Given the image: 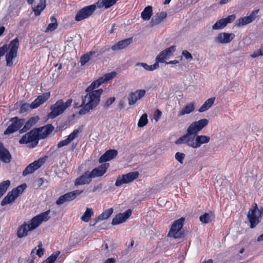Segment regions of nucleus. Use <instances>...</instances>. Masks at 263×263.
<instances>
[{"mask_svg":"<svg viewBox=\"0 0 263 263\" xmlns=\"http://www.w3.org/2000/svg\"><path fill=\"white\" fill-rule=\"evenodd\" d=\"M209 123L206 119H202L192 123L187 127L186 133L175 142L176 144H185L187 146L196 148V136Z\"/></svg>","mask_w":263,"mask_h":263,"instance_id":"f257e3e1","label":"nucleus"},{"mask_svg":"<svg viewBox=\"0 0 263 263\" xmlns=\"http://www.w3.org/2000/svg\"><path fill=\"white\" fill-rule=\"evenodd\" d=\"M103 89H99L88 93L83 98L82 104L83 106L79 110V115H85L90 110L96 107L100 102L101 95Z\"/></svg>","mask_w":263,"mask_h":263,"instance_id":"f03ea898","label":"nucleus"},{"mask_svg":"<svg viewBox=\"0 0 263 263\" xmlns=\"http://www.w3.org/2000/svg\"><path fill=\"white\" fill-rule=\"evenodd\" d=\"M72 103V99H69L65 102L63 99L58 100L54 104L50 106L51 111L48 114L49 119H54L62 115Z\"/></svg>","mask_w":263,"mask_h":263,"instance_id":"7ed1b4c3","label":"nucleus"},{"mask_svg":"<svg viewBox=\"0 0 263 263\" xmlns=\"http://www.w3.org/2000/svg\"><path fill=\"white\" fill-rule=\"evenodd\" d=\"M263 214V208H258L256 203H254L252 209L248 213L247 218L250 223V228H255L260 221L261 215Z\"/></svg>","mask_w":263,"mask_h":263,"instance_id":"20e7f679","label":"nucleus"},{"mask_svg":"<svg viewBox=\"0 0 263 263\" xmlns=\"http://www.w3.org/2000/svg\"><path fill=\"white\" fill-rule=\"evenodd\" d=\"M36 130L35 128H33L23 135L19 140L20 144H28L29 147L32 148L35 147L37 145L39 140Z\"/></svg>","mask_w":263,"mask_h":263,"instance_id":"39448f33","label":"nucleus"},{"mask_svg":"<svg viewBox=\"0 0 263 263\" xmlns=\"http://www.w3.org/2000/svg\"><path fill=\"white\" fill-rule=\"evenodd\" d=\"M19 46V42L17 38H15L12 40L7 46L9 51L6 54V64L8 66H12L13 65V59L16 57L17 49Z\"/></svg>","mask_w":263,"mask_h":263,"instance_id":"423d86ee","label":"nucleus"},{"mask_svg":"<svg viewBox=\"0 0 263 263\" xmlns=\"http://www.w3.org/2000/svg\"><path fill=\"white\" fill-rule=\"evenodd\" d=\"M184 218L183 217L175 221L173 223L171 228L167 234V236L173 237L174 238H178L181 237V232H180L183 227Z\"/></svg>","mask_w":263,"mask_h":263,"instance_id":"0eeeda50","label":"nucleus"},{"mask_svg":"<svg viewBox=\"0 0 263 263\" xmlns=\"http://www.w3.org/2000/svg\"><path fill=\"white\" fill-rule=\"evenodd\" d=\"M96 9L95 5L86 6L80 9L75 16V20L77 22L86 19L91 15Z\"/></svg>","mask_w":263,"mask_h":263,"instance_id":"6e6552de","label":"nucleus"},{"mask_svg":"<svg viewBox=\"0 0 263 263\" xmlns=\"http://www.w3.org/2000/svg\"><path fill=\"white\" fill-rule=\"evenodd\" d=\"M10 121L12 122V123L5 130L4 135H9L16 132L22 126L25 122L24 119H18L17 117L11 118Z\"/></svg>","mask_w":263,"mask_h":263,"instance_id":"1a4fd4ad","label":"nucleus"},{"mask_svg":"<svg viewBox=\"0 0 263 263\" xmlns=\"http://www.w3.org/2000/svg\"><path fill=\"white\" fill-rule=\"evenodd\" d=\"M139 173L136 171L130 172L126 174L123 175L121 176H119L117 178L115 182V185L117 187H119L123 184L130 183L137 179Z\"/></svg>","mask_w":263,"mask_h":263,"instance_id":"9d476101","label":"nucleus"},{"mask_svg":"<svg viewBox=\"0 0 263 263\" xmlns=\"http://www.w3.org/2000/svg\"><path fill=\"white\" fill-rule=\"evenodd\" d=\"M156 62L152 65H148L145 63H138L136 64L137 66H141L147 71H153L159 68V63H164V50L161 51L160 54L156 58Z\"/></svg>","mask_w":263,"mask_h":263,"instance_id":"9b49d317","label":"nucleus"},{"mask_svg":"<svg viewBox=\"0 0 263 263\" xmlns=\"http://www.w3.org/2000/svg\"><path fill=\"white\" fill-rule=\"evenodd\" d=\"M37 247L39 248L37 250H36V248H35L31 250L30 253V258L24 259V258H20L18 259V263H34L35 254L39 257H42L44 255L45 250L42 248V243L41 242H40Z\"/></svg>","mask_w":263,"mask_h":263,"instance_id":"f8f14e48","label":"nucleus"},{"mask_svg":"<svg viewBox=\"0 0 263 263\" xmlns=\"http://www.w3.org/2000/svg\"><path fill=\"white\" fill-rule=\"evenodd\" d=\"M83 192V190H74L72 192H69L61 196L57 200L56 203L58 205H61L65 202H69L72 201L76 198L77 196L80 195Z\"/></svg>","mask_w":263,"mask_h":263,"instance_id":"ddd939ff","label":"nucleus"},{"mask_svg":"<svg viewBox=\"0 0 263 263\" xmlns=\"http://www.w3.org/2000/svg\"><path fill=\"white\" fill-rule=\"evenodd\" d=\"M259 12V9L253 11L249 16L241 17L238 19L236 23L235 26L237 27L247 25L253 21L257 17V14Z\"/></svg>","mask_w":263,"mask_h":263,"instance_id":"4468645a","label":"nucleus"},{"mask_svg":"<svg viewBox=\"0 0 263 263\" xmlns=\"http://www.w3.org/2000/svg\"><path fill=\"white\" fill-rule=\"evenodd\" d=\"M45 161V159L44 158H40L37 160L30 163L23 171L22 173L23 176H26L28 174L33 173L35 170L41 167Z\"/></svg>","mask_w":263,"mask_h":263,"instance_id":"2eb2a0df","label":"nucleus"},{"mask_svg":"<svg viewBox=\"0 0 263 263\" xmlns=\"http://www.w3.org/2000/svg\"><path fill=\"white\" fill-rule=\"evenodd\" d=\"M34 224H32V220L31 219L28 223L24 222L17 229V236L19 238H23L28 235L29 231H32L35 228H34Z\"/></svg>","mask_w":263,"mask_h":263,"instance_id":"dca6fc26","label":"nucleus"},{"mask_svg":"<svg viewBox=\"0 0 263 263\" xmlns=\"http://www.w3.org/2000/svg\"><path fill=\"white\" fill-rule=\"evenodd\" d=\"M83 130V126H80L78 128L75 129L73 132L67 136V138L63 140L60 141L57 146L58 148H61L64 146L68 145L74 139L78 137V135Z\"/></svg>","mask_w":263,"mask_h":263,"instance_id":"f3484780","label":"nucleus"},{"mask_svg":"<svg viewBox=\"0 0 263 263\" xmlns=\"http://www.w3.org/2000/svg\"><path fill=\"white\" fill-rule=\"evenodd\" d=\"M40 139H44L50 135L54 129V127L51 124H47L39 128H34Z\"/></svg>","mask_w":263,"mask_h":263,"instance_id":"a211bd4d","label":"nucleus"},{"mask_svg":"<svg viewBox=\"0 0 263 263\" xmlns=\"http://www.w3.org/2000/svg\"><path fill=\"white\" fill-rule=\"evenodd\" d=\"M236 18L234 14L229 15L226 18L217 21L213 26V30H219L223 28L228 24L233 22Z\"/></svg>","mask_w":263,"mask_h":263,"instance_id":"6ab92c4d","label":"nucleus"},{"mask_svg":"<svg viewBox=\"0 0 263 263\" xmlns=\"http://www.w3.org/2000/svg\"><path fill=\"white\" fill-rule=\"evenodd\" d=\"M235 35L233 33L222 32L219 33L215 39V42L219 44H228L230 43L235 37Z\"/></svg>","mask_w":263,"mask_h":263,"instance_id":"aec40b11","label":"nucleus"},{"mask_svg":"<svg viewBox=\"0 0 263 263\" xmlns=\"http://www.w3.org/2000/svg\"><path fill=\"white\" fill-rule=\"evenodd\" d=\"M146 91L144 89L137 90L134 92H132L128 96V101L129 105L131 106L135 104L137 101L142 98L145 95Z\"/></svg>","mask_w":263,"mask_h":263,"instance_id":"412c9836","label":"nucleus"},{"mask_svg":"<svg viewBox=\"0 0 263 263\" xmlns=\"http://www.w3.org/2000/svg\"><path fill=\"white\" fill-rule=\"evenodd\" d=\"M131 215L132 210L130 209L126 210L123 213L116 215L112 220V225L115 226L124 222Z\"/></svg>","mask_w":263,"mask_h":263,"instance_id":"4be33fe9","label":"nucleus"},{"mask_svg":"<svg viewBox=\"0 0 263 263\" xmlns=\"http://www.w3.org/2000/svg\"><path fill=\"white\" fill-rule=\"evenodd\" d=\"M50 210L41 213L31 219L32 224H34V228H36L43 221H46L49 219Z\"/></svg>","mask_w":263,"mask_h":263,"instance_id":"5701e85b","label":"nucleus"},{"mask_svg":"<svg viewBox=\"0 0 263 263\" xmlns=\"http://www.w3.org/2000/svg\"><path fill=\"white\" fill-rule=\"evenodd\" d=\"M109 163H103L98 167L93 168L90 173H89L91 178L102 176L106 172L107 169L109 167Z\"/></svg>","mask_w":263,"mask_h":263,"instance_id":"b1692460","label":"nucleus"},{"mask_svg":"<svg viewBox=\"0 0 263 263\" xmlns=\"http://www.w3.org/2000/svg\"><path fill=\"white\" fill-rule=\"evenodd\" d=\"M50 97L49 92H45L37 97L31 103V108L34 109L45 102Z\"/></svg>","mask_w":263,"mask_h":263,"instance_id":"393cba45","label":"nucleus"},{"mask_svg":"<svg viewBox=\"0 0 263 263\" xmlns=\"http://www.w3.org/2000/svg\"><path fill=\"white\" fill-rule=\"evenodd\" d=\"M118 155V151L116 149H109L103 154L99 159L100 163L110 161L115 158Z\"/></svg>","mask_w":263,"mask_h":263,"instance_id":"a878e982","label":"nucleus"},{"mask_svg":"<svg viewBox=\"0 0 263 263\" xmlns=\"http://www.w3.org/2000/svg\"><path fill=\"white\" fill-rule=\"evenodd\" d=\"M11 155L2 142H0V160L4 163H8L11 161Z\"/></svg>","mask_w":263,"mask_h":263,"instance_id":"bb28decb","label":"nucleus"},{"mask_svg":"<svg viewBox=\"0 0 263 263\" xmlns=\"http://www.w3.org/2000/svg\"><path fill=\"white\" fill-rule=\"evenodd\" d=\"M91 177L89 172H86L79 177L74 181L76 186L89 184L91 181Z\"/></svg>","mask_w":263,"mask_h":263,"instance_id":"cd10ccee","label":"nucleus"},{"mask_svg":"<svg viewBox=\"0 0 263 263\" xmlns=\"http://www.w3.org/2000/svg\"><path fill=\"white\" fill-rule=\"evenodd\" d=\"M133 42V38L130 37L119 41L111 46V49L114 51L120 50L127 47Z\"/></svg>","mask_w":263,"mask_h":263,"instance_id":"c85d7f7f","label":"nucleus"},{"mask_svg":"<svg viewBox=\"0 0 263 263\" xmlns=\"http://www.w3.org/2000/svg\"><path fill=\"white\" fill-rule=\"evenodd\" d=\"M39 120V117L38 116H35L30 118L25 124L23 127L20 129V133H23L27 132L33 125H34Z\"/></svg>","mask_w":263,"mask_h":263,"instance_id":"c756f323","label":"nucleus"},{"mask_svg":"<svg viewBox=\"0 0 263 263\" xmlns=\"http://www.w3.org/2000/svg\"><path fill=\"white\" fill-rule=\"evenodd\" d=\"M112 213V208H109L107 210H106L101 214H100L99 216H98L96 218L94 219V223L92 224L91 226H94L98 221L107 219L110 216Z\"/></svg>","mask_w":263,"mask_h":263,"instance_id":"7c9ffc66","label":"nucleus"},{"mask_svg":"<svg viewBox=\"0 0 263 263\" xmlns=\"http://www.w3.org/2000/svg\"><path fill=\"white\" fill-rule=\"evenodd\" d=\"M18 196L12 191L8 193L7 195L2 200L1 204L2 206H5L9 203L13 202Z\"/></svg>","mask_w":263,"mask_h":263,"instance_id":"2f4dec72","label":"nucleus"},{"mask_svg":"<svg viewBox=\"0 0 263 263\" xmlns=\"http://www.w3.org/2000/svg\"><path fill=\"white\" fill-rule=\"evenodd\" d=\"M210 140V137L205 135H198L197 134L196 140V148L200 147L202 144L209 143Z\"/></svg>","mask_w":263,"mask_h":263,"instance_id":"473e14b6","label":"nucleus"},{"mask_svg":"<svg viewBox=\"0 0 263 263\" xmlns=\"http://www.w3.org/2000/svg\"><path fill=\"white\" fill-rule=\"evenodd\" d=\"M117 1L118 0H99L97 3V6L99 8L104 7L107 9L115 4Z\"/></svg>","mask_w":263,"mask_h":263,"instance_id":"72a5a7b5","label":"nucleus"},{"mask_svg":"<svg viewBox=\"0 0 263 263\" xmlns=\"http://www.w3.org/2000/svg\"><path fill=\"white\" fill-rule=\"evenodd\" d=\"M195 109V103L193 102L187 104L183 109L179 111V116H183L185 114H189L193 112Z\"/></svg>","mask_w":263,"mask_h":263,"instance_id":"f704fd0d","label":"nucleus"},{"mask_svg":"<svg viewBox=\"0 0 263 263\" xmlns=\"http://www.w3.org/2000/svg\"><path fill=\"white\" fill-rule=\"evenodd\" d=\"M153 15L152 7H146L141 14V17L144 21H148Z\"/></svg>","mask_w":263,"mask_h":263,"instance_id":"c9c22d12","label":"nucleus"},{"mask_svg":"<svg viewBox=\"0 0 263 263\" xmlns=\"http://www.w3.org/2000/svg\"><path fill=\"white\" fill-rule=\"evenodd\" d=\"M215 100V97H212L208 99L200 107L198 111L200 112H202L209 109L214 104Z\"/></svg>","mask_w":263,"mask_h":263,"instance_id":"e433bc0d","label":"nucleus"},{"mask_svg":"<svg viewBox=\"0 0 263 263\" xmlns=\"http://www.w3.org/2000/svg\"><path fill=\"white\" fill-rule=\"evenodd\" d=\"M104 83L103 77H101L98 80L94 81L86 89V91L91 92L93 91V89L98 88L100 85Z\"/></svg>","mask_w":263,"mask_h":263,"instance_id":"4c0bfd02","label":"nucleus"},{"mask_svg":"<svg viewBox=\"0 0 263 263\" xmlns=\"http://www.w3.org/2000/svg\"><path fill=\"white\" fill-rule=\"evenodd\" d=\"M45 7L46 0H40L39 4L33 9L34 14L36 16L40 15L41 12L45 8Z\"/></svg>","mask_w":263,"mask_h":263,"instance_id":"58836bf2","label":"nucleus"},{"mask_svg":"<svg viewBox=\"0 0 263 263\" xmlns=\"http://www.w3.org/2000/svg\"><path fill=\"white\" fill-rule=\"evenodd\" d=\"M164 18V12H162L160 13V14H157L155 15H154L152 19L151 20V21L150 22V24L151 26H155L158 24H159L160 22H161L163 20Z\"/></svg>","mask_w":263,"mask_h":263,"instance_id":"ea45409f","label":"nucleus"},{"mask_svg":"<svg viewBox=\"0 0 263 263\" xmlns=\"http://www.w3.org/2000/svg\"><path fill=\"white\" fill-rule=\"evenodd\" d=\"M50 21L51 23L48 25L47 27L45 30L46 32L53 31L58 27V23L55 16H52L50 17Z\"/></svg>","mask_w":263,"mask_h":263,"instance_id":"a19ab883","label":"nucleus"},{"mask_svg":"<svg viewBox=\"0 0 263 263\" xmlns=\"http://www.w3.org/2000/svg\"><path fill=\"white\" fill-rule=\"evenodd\" d=\"M10 185L9 180L3 181L0 183V198L6 193Z\"/></svg>","mask_w":263,"mask_h":263,"instance_id":"79ce46f5","label":"nucleus"},{"mask_svg":"<svg viewBox=\"0 0 263 263\" xmlns=\"http://www.w3.org/2000/svg\"><path fill=\"white\" fill-rule=\"evenodd\" d=\"M96 52L95 51H91L89 52L84 54L80 59V63L82 66L84 65L87 63L91 59V57L95 55Z\"/></svg>","mask_w":263,"mask_h":263,"instance_id":"37998d69","label":"nucleus"},{"mask_svg":"<svg viewBox=\"0 0 263 263\" xmlns=\"http://www.w3.org/2000/svg\"><path fill=\"white\" fill-rule=\"evenodd\" d=\"M93 212L92 209L87 208L86 211L84 213L83 215L81 217V219L83 221L87 222H88L91 216L93 215Z\"/></svg>","mask_w":263,"mask_h":263,"instance_id":"c03bdc74","label":"nucleus"},{"mask_svg":"<svg viewBox=\"0 0 263 263\" xmlns=\"http://www.w3.org/2000/svg\"><path fill=\"white\" fill-rule=\"evenodd\" d=\"M148 123L147 115L146 114H143L138 123V126L139 127H142L146 125Z\"/></svg>","mask_w":263,"mask_h":263,"instance_id":"a18cd8bd","label":"nucleus"},{"mask_svg":"<svg viewBox=\"0 0 263 263\" xmlns=\"http://www.w3.org/2000/svg\"><path fill=\"white\" fill-rule=\"evenodd\" d=\"M212 215L209 213H205L200 216V221L203 223H208L211 221Z\"/></svg>","mask_w":263,"mask_h":263,"instance_id":"49530a36","label":"nucleus"},{"mask_svg":"<svg viewBox=\"0 0 263 263\" xmlns=\"http://www.w3.org/2000/svg\"><path fill=\"white\" fill-rule=\"evenodd\" d=\"M27 185L26 184H22L16 188L13 189L12 191V193L15 194L17 196H19L20 194L23 193L24 190L26 188Z\"/></svg>","mask_w":263,"mask_h":263,"instance_id":"de8ad7c7","label":"nucleus"},{"mask_svg":"<svg viewBox=\"0 0 263 263\" xmlns=\"http://www.w3.org/2000/svg\"><path fill=\"white\" fill-rule=\"evenodd\" d=\"M60 254V251H57L53 253L50 256H49L46 260V263H53L57 259L58 257Z\"/></svg>","mask_w":263,"mask_h":263,"instance_id":"09e8293b","label":"nucleus"},{"mask_svg":"<svg viewBox=\"0 0 263 263\" xmlns=\"http://www.w3.org/2000/svg\"><path fill=\"white\" fill-rule=\"evenodd\" d=\"M263 55V45H261L260 46V48L259 49L255 50L254 51V52L250 55V57L252 58H256L259 56H262Z\"/></svg>","mask_w":263,"mask_h":263,"instance_id":"8fccbe9b","label":"nucleus"},{"mask_svg":"<svg viewBox=\"0 0 263 263\" xmlns=\"http://www.w3.org/2000/svg\"><path fill=\"white\" fill-rule=\"evenodd\" d=\"M185 157V155L184 153L177 152L175 154V159L180 163H183V160Z\"/></svg>","mask_w":263,"mask_h":263,"instance_id":"3c124183","label":"nucleus"},{"mask_svg":"<svg viewBox=\"0 0 263 263\" xmlns=\"http://www.w3.org/2000/svg\"><path fill=\"white\" fill-rule=\"evenodd\" d=\"M116 75L117 73L115 71L105 74L103 77L104 82L112 79L116 76Z\"/></svg>","mask_w":263,"mask_h":263,"instance_id":"603ef678","label":"nucleus"},{"mask_svg":"<svg viewBox=\"0 0 263 263\" xmlns=\"http://www.w3.org/2000/svg\"><path fill=\"white\" fill-rule=\"evenodd\" d=\"M176 50V46H172L170 48L165 49V59L167 57H170Z\"/></svg>","mask_w":263,"mask_h":263,"instance_id":"864d4df0","label":"nucleus"},{"mask_svg":"<svg viewBox=\"0 0 263 263\" xmlns=\"http://www.w3.org/2000/svg\"><path fill=\"white\" fill-rule=\"evenodd\" d=\"M29 108H31V104L24 103L20 107V112L21 113H24L29 110Z\"/></svg>","mask_w":263,"mask_h":263,"instance_id":"5fc2aeb1","label":"nucleus"},{"mask_svg":"<svg viewBox=\"0 0 263 263\" xmlns=\"http://www.w3.org/2000/svg\"><path fill=\"white\" fill-rule=\"evenodd\" d=\"M182 54L187 60L191 61L193 60L192 54L187 50H183L182 52Z\"/></svg>","mask_w":263,"mask_h":263,"instance_id":"6e6d98bb","label":"nucleus"},{"mask_svg":"<svg viewBox=\"0 0 263 263\" xmlns=\"http://www.w3.org/2000/svg\"><path fill=\"white\" fill-rule=\"evenodd\" d=\"M115 101V97H110L108 98L106 101L105 102L104 107L105 108L108 107L110 105H111Z\"/></svg>","mask_w":263,"mask_h":263,"instance_id":"4d7b16f0","label":"nucleus"},{"mask_svg":"<svg viewBox=\"0 0 263 263\" xmlns=\"http://www.w3.org/2000/svg\"><path fill=\"white\" fill-rule=\"evenodd\" d=\"M162 115V112L159 109H157L155 112L154 114V119L156 121H158L159 119L160 118Z\"/></svg>","mask_w":263,"mask_h":263,"instance_id":"13d9d810","label":"nucleus"},{"mask_svg":"<svg viewBox=\"0 0 263 263\" xmlns=\"http://www.w3.org/2000/svg\"><path fill=\"white\" fill-rule=\"evenodd\" d=\"M171 203L170 201H166L165 202V208L167 209V210L170 211H173L174 210V209L171 208Z\"/></svg>","mask_w":263,"mask_h":263,"instance_id":"bf43d9fd","label":"nucleus"},{"mask_svg":"<svg viewBox=\"0 0 263 263\" xmlns=\"http://www.w3.org/2000/svg\"><path fill=\"white\" fill-rule=\"evenodd\" d=\"M116 260L114 258H109L107 259L104 263H115Z\"/></svg>","mask_w":263,"mask_h":263,"instance_id":"052dcab7","label":"nucleus"},{"mask_svg":"<svg viewBox=\"0 0 263 263\" xmlns=\"http://www.w3.org/2000/svg\"><path fill=\"white\" fill-rule=\"evenodd\" d=\"M178 63H179L178 61L174 60V61H170L168 62H165V65L166 64H178Z\"/></svg>","mask_w":263,"mask_h":263,"instance_id":"680f3d73","label":"nucleus"},{"mask_svg":"<svg viewBox=\"0 0 263 263\" xmlns=\"http://www.w3.org/2000/svg\"><path fill=\"white\" fill-rule=\"evenodd\" d=\"M44 179L43 178H41L38 179L37 182H38L39 186H41L43 184V183H44Z\"/></svg>","mask_w":263,"mask_h":263,"instance_id":"e2e57ef3","label":"nucleus"},{"mask_svg":"<svg viewBox=\"0 0 263 263\" xmlns=\"http://www.w3.org/2000/svg\"><path fill=\"white\" fill-rule=\"evenodd\" d=\"M5 30V28L4 26L0 27V36L3 35Z\"/></svg>","mask_w":263,"mask_h":263,"instance_id":"0e129e2a","label":"nucleus"},{"mask_svg":"<svg viewBox=\"0 0 263 263\" xmlns=\"http://www.w3.org/2000/svg\"><path fill=\"white\" fill-rule=\"evenodd\" d=\"M5 30V28L4 26L0 27V36L3 35Z\"/></svg>","mask_w":263,"mask_h":263,"instance_id":"69168bd1","label":"nucleus"},{"mask_svg":"<svg viewBox=\"0 0 263 263\" xmlns=\"http://www.w3.org/2000/svg\"><path fill=\"white\" fill-rule=\"evenodd\" d=\"M257 241H263V234L260 235V236H259L258 237H257Z\"/></svg>","mask_w":263,"mask_h":263,"instance_id":"338daca9","label":"nucleus"},{"mask_svg":"<svg viewBox=\"0 0 263 263\" xmlns=\"http://www.w3.org/2000/svg\"><path fill=\"white\" fill-rule=\"evenodd\" d=\"M213 261L212 259H208L207 260H204L201 263H213Z\"/></svg>","mask_w":263,"mask_h":263,"instance_id":"774afa93","label":"nucleus"}]
</instances>
